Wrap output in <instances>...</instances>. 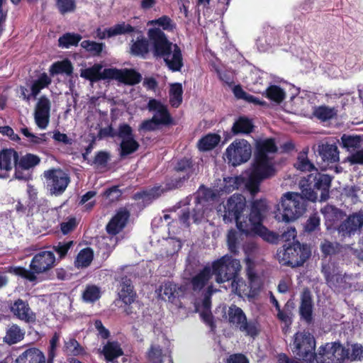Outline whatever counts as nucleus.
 <instances>
[{
	"label": "nucleus",
	"instance_id": "obj_63",
	"mask_svg": "<svg viewBox=\"0 0 363 363\" xmlns=\"http://www.w3.org/2000/svg\"><path fill=\"white\" fill-rule=\"evenodd\" d=\"M110 160V154L106 151H99L96 153L92 164L97 167L104 168Z\"/></svg>",
	"mask_w": 363,
	"mask_h": 363
},
{
	"label": "nucleus",
	"instance_id": "obj_35",
	"mask_svg": "<svg viewBox=\"0 0 363 363\" xmlns=\"http://www.w3.org/2000/svg\"><path fill=\"white\" fill-rule=\"evenodd\" d=\"M277 150L278 148L274 138H267L257 141L255 157L269 160L267 154L275 153L277 152Z\"/></svg>",
	"mask_w": 363,
	"mask_h": 363
},
{
	"label": "nucleus",
	"instance_id": "obj_1",
	"mask_svg": "<svg viewBox=\"0 0 363 363\" xmlns=\"http://www.w3.org/2000/svg\"><path fill=\"white\" fill-rule=\"evenodd\" d=\"M147 36L152 45L153 56L156 58H163L172 72H179L184 66L180 48L169 41L161 28H150Z\"/></svg>",
	"mask_w": 363,
	"mask_h": 363
},
{
	"label": "nucleus",
	"instance_id": "obj_59",
	"mask_svg": "<svg viewBox=\"0 0 363 363\" xmlns=\"http://www.w3.org/2000/svg\"><path fill=\"white\" fill-rule=\"evenodd\" d=\"M263 180L255 176L252 172L249 176L248 179L245 184V186L247 191L252 195L255 196L259 191V186Z\"/></svg>",
	"mask_w": 363,
	"mask_h": 363
},
{
	"label": "nucleus",
	"instance_id": "obj_7",
	"mask_svg": "<svg viewBox=\"0 0 363 363\" xmlns=\"http://www.w3.org/2000/svg\"><path fill=\"white\" fill-rule=\"evenodd\" d=\"M228 322L245 335L257 337L259 333V324L257 320H247L244 311L240 307L232 305L228 311Z\"/></svg>",
	"mask_w": 363,
	"mask_h": 363
},
{
	"label": "nucleus",
	"instance_id": "obj_44",
	"mask_svg": "<svg viewBox=\"0 0 363 363\" xmlns=\"http://www.w3.org/2000/svg\"><path fill=\"white\" fill-rule=\"evenodd\" d=\"M82 39V36L77 33L67 32L62 35L57 40V45L61 48L76 47Z\"/></svg>",
	"mask_w": 363,
	"mask_h": 363
},
{
	"label": "nucleus",
	"instance_id": "obj_48",
	"mask_svg": "<svg viewBox=\"0 0 363 363\" xmlns=\"http://www.w3.org/2000/svg\"><path fill=\"white\" fill-rule=\"evenodd\" d=\"M140 147V144L135 138H129L122 140L120 144V156L125 157L135 152Z\"/></svg>",
	"mask_w": 363,
	"mask_h": 363
},
{
	"label": "nucleus",
	"instance_id": "obj_42",
	"mask_svg": "<svg viewBox=\"0 0 363 363\" xmlns=\"http://www.w3.org/2000/svg\"><path fill=\"white\" fill-rule=\"evenodd\" d=\"M313 116L321 121H328L337 116V110L335 107L321 105L314 108Z\"/></svg>",
	"mask_w": 363,
	"mask_h": 363
},
{
	"label": "nucleus",
	"instance_id": "obj_25",
	"mask_svg": "<svg viewBox=\"0 0 363 363\" xmlns=\"http://www.w3.org/2000/svg\"><path fill=\"white\" fill-rule=\"evenodd\" d=\"M135 33L137 34V38L135 40H131L130 53L133 56L145 58L150 51L149 40L144 36L141 30H137Z\"/></svg>",
	"mask_w": 363,
	"mask_h": 363
},
{
	"label": "nucleus",
	"instance_id": "obj_21",
	"mask_svg": "<svg viewBox=\"0 0 363 363\" xmlns=\"http://www.w3.org/2000/svg\"><path fill=\"white\" fill-rule=\"evenodd\" d=\"M103 65L101 63H95L90 67L81 70V77L91 82H97L101 80H111V67L102 70Z\"/></svg>",
	"mask_w": 363,
	"mask_h": 363
},
{
	"label": "nucleus",
	"instance_id": "obj_33",
	"mask_svg": "<svg viewBox=\"0 0 363 363\" xmlns=\"http://www.w3.org/2000/svg\"><path fill=\"white\" fill-rule=\"evenodd\" d=\"M118 296L121 301L126 306H129L135 301L136 293L134 291V287L130 279L126 277L122 279Z\"/></svg>",
	"mask_w": 363,
	"mask_h": 363
},
{
	"label": "nucleus",
	"instance_id": "obj_62",
	"mask_svg": "<svg viewBox=\"0 0 363 363\" xmlns=\"http://www.w3.org/2000/svg\"><path fill=\"white\" fill-rule=\"evenodd\" d=\"M228 247L230 252L234 255L238 253V241L237 232L234 229H230L227 235Z\"/></svg>",
	"mask_w": 363,
	"mask_h": 363
},
{
	"label": "nucleus",
	"instance_id": "obj_32",
	"mask_svg": "<svg viewBox=\"0 0 363 363\" xmlns=\"http://www.w3.org/2000/svg\"><path fill=\"white\" fill-rule=\"evenodd\" d=\"M161 298L165 301L174 303L180 296L184 291L182 286L171 281L164 282L160 289Z\"/></svg>",
	"mask_w": 363,
	"mask_h": 363
},
{
	"label": "nucleus",
	"instance_id": "obj_13",
	"mask_svg": "<svg viewBox=\"0 0 363 363\" xmlns=\"http://www.w3.org/2000/svg\"><path fill=\"white\" fill-rule=\"evenodd\" d=\"M242 233L246 235H259L264 240L272 244L277 243L279 239L284 241H289L291 238L294 239L296 236L295 228H289L286 231H284L281 235H279L269 230L263 224L245 229V231Z\"/></svg>",
	"mask_w": 363,
	"mask_h": 363
},
{
	"label": "nucleus",
	"instance_id": "obj_18",
	"mask_svg": "<svg viewBox=\"0 0 363 363\" xmlns=\"http://www.w3.org/2000/svg\"><path fill=\"white\" fill-rule=\"evenodd\" d=\"M9 308L13 316L22 321L30 323L35 320V314L27 301L20 298L13 301H11Z\"/></svg>",
	"mask_w": 363,
	"mask_h": 363
},
{
	"label": "nucleus",
	"instance_id": "obj_3",
	"mask_svg": "<svg viewBox=\"0 0 363 363\" xmlns=\"http://www.w3.org/2000/svg\"><path fill=\"white\" fill-rule=\"evenodd\" d=\"M211 268L218 284L231 281L232 291L235 292L239 291L240 283L243 282L242 279L239 276L242 268L239 259L225 255L214 260Z\"/></svg>",
	"mask_w": 363,
	"mask_h": 363
},
{
	"label": "nucleus",
	"instance_id": "obj_10",
	"mask_svg": "<svg viewBox=\"0 0 363 363\" xmlns=\"http://www.w3.org/2000/svg\"><path fill=\"white\" fill-rule=\"evenodd\" d=\"M245 207L246 199L243 195L234 194L230 196L223 206L224 214L223 218L225 223H231L235 220L238 228L239 223H244V220H241L240 218Z\"/></svg>",
	"mask_w": 363,
	"mask_h": 363
},
{
	"label": "nucleus",
	"instance_id": "obj_28",
	"mask_svg": "<svg viewBox=\"0 0 363 363\" xmlns=\"http://www.w3.org/2000/svg\"><path fill=\"white\" fill-rule=\"evenodd\" d=\"M317 151L322 160L328 164L335 163L339 160V150L335 143H319Z\"/></svg>",
	"mask_w": 363,
	"mask_h": 363
},
{
	"label": "nucleus",
	"instance_id": "obj_5",
	"mask_svg": "<svg viewBox=\"0 0 363 363\" xmlns=\"http://www.w3.org/2000/svg\"><path fill=\"white\" fill-rule=\"evenodd\" d=\"M333 177L315 170V173L308 174L299 183L302 194L308 201H315L318 199L317 191H320V201H326L329 198V191Z\"/></svg>",
	"mask_w": 363,
	"mask_h": 363
},
{
	"label": "nucleus",
	"instance_id": "obj_8",
	"mask_svg": "<svg viewBox=\"0 0 363 363\" xmlns=\"http://www.w3.org/2000/svg\"><path fill=\"white\" fill-rule=\"evenodd\" d=\"M225 158L229 164L237 167L247 162L252 155V146L245 139H235L225 150Z\"/></svg>",
	"mask_w": 363,
	"mask_h": 363
},
{
	"label": "nucleus",
	"instance_id": "obj_9",
	"mask_svg": "<svg viewBox=\"0 0 363 363\" xmlns=\"http://www.w3.org/2000/svg\"><path fill=\"white\" fill-rule=\"evenodd\" d=\"M43 174L48 190L50 194L56 196L62 195L70 182L68 174L60 168L46 170Z\"/></svg>",
	"mask_w": 363,
	"mask_h": 363
},
{
	"label": "nucleus",
	"instance_id": "obj_20",
	"mask_svg": "<svg viewBox=\"0 0 363 363\" xmlns=\"http://www.w3.org/2000/svg\"><path fill=\"white\" fill-rule=\"evenodd\" d=\"M301 320L310 325L313 322V301L311 291L305 288L301 294L298 308Z\"/></svg>",
	"mask_w": 363,
	"mask_h": 363
},
{
	"label": "nucleus",
	"instance_id": "obj_58",
	"mask_svg": "<svg viewBox=\"0 0 363 363\" xmlns=\"http://www.w3.org/2000/svg\"><path fill=\"white\" fill-rule=\"evenodd\" d=\"M35 208V207H34L32 204H30L27 201L25 203H23L20 200H18L15 205V211L20 216H33L34 214Z\"/></svg>",
	"mask_w": 363,
	"mask_h": 363
},
{
	"label": "nucleus",
	"instance_id": "obj_11",
	"mask_svg": "<svg viewBox=\"0 0 363 363\" xmlns=\"http://www.w3.org/2000/svg\"><path fill=\"white\" fill-rule=\"evenodd\" d=\"M345 347L339 341L327 342L319 347L316 363H344Z\"/></svg>",
	"mask_w": 363,
	"mask_h": 363
},
{
	"label": "nucleus",
	"instance_id": "obj_29",
	"mask_svg": "<svg viewBox=\"0 0 363 363\" xmlns=\"http://www.w3.org/2000/svg\"><path fill=\"white\" fill-rule=\"evenodd\" d=\"M16 363H46L43 351L35 347L26 349L16 359Z\"/></svg>",
	"mask_w": 363,
	"mask_h": 363
},
{
	"label": "nucleus",
	"instance_id": "obj_60",
	"mask_svg": "<svg viewBox=\"0 0 363 363\" xmlns=\"http://www.w3.org/2000/svg\"><path fill=\"white\" fill-rule=\"evenodd\" d=\"M55 4L62 15L74 11L77 7L75 0H55Z\"/></svg>",
	"mask_w": 363,
	"mask_h": 363
},
{
	"label": "nucleus",
	"instance_id": "obj_27",
	"mask_svg": "<svg viewBox=\"0 0 363 363\" xmlns=\"http://www.w3.org/2000/svg\"><path fill=\"white\" fill-rule=\"evenodd\" d=\"M147 108L150 111H156L157 121L162 125H169L173 123L172 118L166 106L162 104L160 101L152 99H150L147 104Z\"/></svg>",
	"mask_w": 363,
	"mask_h": 363
},
{
	"label": "nucleus",
	"instance_id": "obj_22",
	"mask_svg": "<svg viewBox=\"0 0 363 363\" xmlns=\"http://www.w3.org/2000/svg\"><path fill=\"white\" fill-rule=\"evenodd\" d=\"M167 189V183L165 187L161 185H156L150 189H144L140 191H137L133 196V199L135 201L142 200L144 204L150 205L155 200L159 199L164 192L171 191Z\"/></svg>",
	"mask_w": 363,
	"mask_h": 363
},
{
	"label": "nucleus",
	"instance_id": "obj_37",
	"mask_svg": "<svg viewBox=\"0 0 363 363\" xmlns=\"http://www.w3.org/2000/svg\"><path fill=\"white\" fill-rule=\"evenodd\" d=\"M102 353L106 362L109 363L122 356L123 351L117 341H108L103 347Z\"/></svg>",
	"mask_w": 363,
	"mask_h": 363
},
{
	"label": "nucleus",
	"instance_id": "obj_46",
	"mask_svg": "<svg viewBox=\"0 0 363 363\" xmlns=\"http://www.w3.org/2000/svg\"><path fill=\"white\" fill-rule=\"evenodd\" d=\"M137 30L136 28L132 26L130 24L123 22L106 29V32L107 33V37L111 38L118 35L135 33Z\"/></svg>",
	"mask_w": 363,
	"mask_h": 363
},
{
	"label": "nucleus",
	"instance_id": "obj_52",
	"mask_svg": "<svg viewBox=\"0 0 363 363\" xmlns=\"http://www.w3.org/2000/svg\"><path fill=\"white\" fill-rule=\"evenodd\" d=\"M220 142V136L217 134H208L199 140L198 146L202 151L213 149Z\"/></svg>",
	"mask_w": 363,
	"mask_h": 363
},
{
	"label": "nucleus",
	"instance_id": "obj_40",
	"mask_svg": "<svg viewBox=\"0 0 363 363\" xmlns=\"http://www.w3.org/2000/svg\"><path fill=\"white\" fill-rule=\"evenodd\" d=\"M363 360V346L359 343H354L350 348L345 347L344 363L345 361L349 362H362Z\"/></svg>",
	"mask_w": 363,
	"mask_h": 363
},
{
	"label": "nucleus",
	"instance_id": "obj_43",
	"mask_svg": "<svg viewBox=\"0 0 363 363\" xmlns=\"http://www.w3.org/2000/svg\"><path fill=\"white\" fill-rule=\"evenodd\" d=\"M73 66L69 60H64L54 62L50 67V74L51 76H55L60 74H65L67 76H71L73 73Z\"/></svg>",
	"mask_w": 363,
	"mask_h": 363
},
{
	"label": "nucleus",
	"instance_id": "obj_30",
	"mask_svg": "<svg viewBox=\"0 0 363 363\" xmlns=\"http://www.w3.org/2000/svg\"><path fill=\"white\" fill-rule=\"evenodd\" d=\"M252 173L262 180L268 179L274 175L275 169L269 164V160L256 158Z\"/></svg>",
	"mask_w": 363,
	"mask_h": 363
},
{
	"label": "nucleus",
	"instance_id": "obj_56",
	"mask_svg": "<svg viewBox=\"0 0 363 363\" xmlns=\"http://www.w3.org/2000/svg\"><path fill=\"white\" fill-rule=\"evenodd\" d=\"M320 250L323 256L327 257L338 254L341 249V245L337 242H333L325 240L320 244Z\"/></svg>",
	"mask_w": 363,
	"mask_h": 363
},
{
	"label": "nucleus",
	"instance_id": "obj_41",
	"mask_svg": "<svg viewBox=\"0 0 363 363\" xmlns=\"http://www.w3.org/2000/svg\"><path fill=\"white\" fill-rule=\"evenodd\" d=\"M25 333L21 328L13 324L7 330L6 335L4 337V342L9 345H14L21 341L24 338Z\"/></svg>",
	"mask_w": 363,
	"mask_h": 363
},
{
	"label": "nucleus",
	"instance_id": "obj_57",
	"mask_svg": "<svg viewBox=\"0 0 363 363\" xmlns=\"http://www.w3.org/2000/svg\"><path fill=\"white\" fill-rule=\"evenodd\" d=\"M245 182L242 177H228L224 179L223 191L229 194L238 189Z\"/></svg>",
	"mask_w": 363,
	"mask_h": 363
},
{
	"label": "nucleus",
	"instance_id": "obj_14",
	"mask_svg": "<svg viewBox=\"0 0 363 363\" xmlns=\"http://www.w3.org/2000/svg\"><path fill=\"white\" fill-rule=\"evenodd\" d=\"M174 170L183 173V176L167 182L168 189H176L182 187L184 183L195 174L196 164L191 157H184L177 160Z\"/></svg>",
	"mask_w": 363,
	"mask_h": 363
},
{
	"label": "nucleus",
	"instance_id": "obj_26",
	"mask_svg": "<svg viewBox=\"0 0 363 363\" xmlns=\"http://www.w3.org/2000/svg\"><path fill=\"white\" fill-rule=\"evenodd\" d=\"M213 274L209 266H205L189 280L191 289L194 292L201 291L208 283Z\"/></svg>",
	"mask_w": 363,
	"mask_h": 363
},
{
	"label": "nucleus",
	"instance_id": "obj_55",
	"mask_svg": "<svg viewBox=\"0 0 363 363\" xmlns=\"http://www.w3.org/2000/svg\"><path fill=\"white\" fill-rule=\"evenodd\" d=\"M266 98L277 103H281L286 96L284 91L277 85H271L264 94Z\"/></svg>",
	"mask_w": 363,
	"mask_h": 363
},
{
	"label": "nucleus",
	"instance_id": "obj_4",
	"mask_svg": "<svg viewBox=\"0 0 363 363\" xmlns=\"http://www.w3.org/2000/svg\"><path fill=\"white\" fill-rule=\"evenodd\" d=\"M307 201L302 193L289 191L284 194L277 204L275 218L286 223L296 220L306 211Z\"/></svg>",
	"mask_w": 363,
	"mask_h": 363
},
{
	"label": "nucleus",
	"instance_id": "obj_47",
	"mask_svg": "<svg viewBox=\"0 0 363 363\" xmlns=\"http://www.w3.org/2000/svg\"><path fill=\"white\" fill-rule=\"evenodd\" d=\"M147 25L157 26L159 28H162V31L173 32L176 29L177 25L174 21L168 16L163 15L158 18L150 21Z\"/></svg>",
	"mask_w": 363,
	"mask_h": 363
},
{
	"label": "nucleus",
	"instance_id": "obj_24",
	"mask_svg": "<svg viewBox=\"0 0 363 363\" xmlns=\"http://www.w3.org/2000/svg\"><path fill=\"white\" fill-rule=\"evenodd\" d=\"M149 363H173L170 350H163L160 345H151L146 352Z\"/></svg>",
	"mask_w": 363,
	"mask_h": 363
},
{
	"label": "nucleus",
	"instance_id": "obj_15",
	"mask_svg": "<svg viewBox=\"0 0 363 363\" xmlns=\"http://www.w3.org/2000/svg\"><path fill=\"white\" fill-rule=\"evenodd\" d=\"M56 264V257L52 251L42 250L36 253L30 263V268L36 274H40L50 271Z\"/></svg>",
	"mask_w": 363,
	"mask_h": 363
},
{
	"label": "nucleus",
	"instance_id": "obj_39",
	"mask_svg": "<svg viewBox=\"0 0 363 363\" xmlns=\"http://www.w3.org/2000/svg\"><path fill=\"white\" fill-rule=\"evenodd\" d=\"M363 143L362 135L343 134L341 136V145L349 152L359 150Z\"/></svg>",
	"mask_w": 363,
	"mask_h": 363
},
{
	"label": "nucleus",
	"instance_id": "obj_34",
	"mask_svg": "<svg viewBox=\"0 0 363 363\" xmlns=\"http://www.w3.org/2000/svg\"><path fill=\"white\" fill-rule=\"evenodd\" d=\"M18 153L14 149H4L0 151V169L9 171L12 164L17 167Z\"/></svg>",
	"mask_w": 363,
	"mask_h": 363
},
{
	"label": "nucleus",
	"instance_id": "obj_49",
	"mask_svg": "<svg viewBox=\"0 0 363 363\" xmlns=\"http://www.w3.org/2000/svg\"><path fill=\"white\" fill-rule=\"evenodd\" d=\"M245 262L247 265V276L250 289L255 290L259 288V279L255 271L254 261L250 257H246Z\"/></svg>",
	"mask_w": 363,
	"mask_h": 363
},
{
	"label": "nucleus",
	"instance_id": "obj_51",
	"mask_svg": "<svg viewBox=\"0 0 363 363\" xmlns=\"http://www.w3.org/2000/svg\"><path fill=\"white\" fill-rule=\"evenodd\" d=\"M94 258V252L90 247H86L82 250L77 256L75 265L77 267H89Z\"/></svg>",
	"mask_w": 363,
	"mask_h": 363
},
{
	"label": "nucleus",
	"instance_id": "obj_2",
	"mask_svg": "<svg viewBox=\"0 0 363 363\" xmlns=\"http://www.w3.org/2000/svg\"><path fill=\"white\" fill-rule=\"evenodd\" d=\"M296 359L289 357L286 353L277 354V363H313L317 357L316 341L313 334L303 330L296 332L290 345Z\"/></svg>",
	"mask_w": 363,
	"mask_h": 363
},
{
	"label": "nucleus",
	"instance_id": "obj_36",
	"mask_svg": "<svg viewBox=\"0 0 363 363\" xmlns=\"http://www.w3.org/2000/svg\"><path fill=\"white\" fill-rule=\"evenodd\" d=\"M309 147H305L301 152H298L296 161L294 163V167L301 172H311L315 171V168L314 164L308 158Z\"/></svg>",
	"mask_w": 363,
	"mask_h": 363
},
{
	"label": "nucleus",
	"instance_id": "obj_45",
	"mask_svg": "<svg viewBox=\"0 0 363 363\" xmlns=\"http://www.w3.org/2000/svg\"><path fill=\"white\" fill-rule=\"evenodd\" d=\"M52 82L51 78L47 73H42L37 79L32 82L30 85V91L33 98H35L45 88H47Z\"/></svg>",
	"mask_w": 363,
	"mask_h": 363
},
{
	"label": "nucleus",
	"instance_id": "obj_17",
	"mask_svg": "<svg viewBox=\"0 0 363 363\" xmlns=\"http://www.w3.org/2000/svg\"><path fill=\"white\" fill-rule=\"evenodd\" d=\"M51 103L46 96H41L35 107L34 120L37 126L44 130L50 122Z\"/></svg>",
	"mask_w": 363,
	"mask_h": 363
},
{
	"label": "nucleus",
	"instance_id": "obj_23",
	"mask_svg": "<svg viewBox=\"0 0 363 363\" xmlns=\"http://www.w3.org/2000/svg\"><path fill=\"white\" fill-rule=\"evenodd\" d=\"M130 213L127 210H120L113 216L106 225V230L108 234L116 235L125 226Z\"/></svg>",
	"mask_w": 363,
	"mask_h": 363
},
{
	"label": "nucleus",
	"instance_id": "obj_12",
	"mask_svg": "<svg viewBox=\"0 0 363 363\" xmlns=\"http://www.w3.org/2000/svg\"><path fill=\"white\" fill-rule=\"evenodd\" d=\"M268 211L269 206L266 199L255 200L252 202L249 216L245 218L244 223H239L238 230L242 233L245 231V229L262 224Z\"/></svg>",
	"mask_w": 363,
	"mask_h": 363
},
{
	"label": "nucleus",
	"instance_id": "obj_19",
	"mask_svg": "<svg viewBox=\"0 0 363 363\" xmlns=\"http://www.w3.org/2000/svg\"><path fill=\"white\" fill-rule=\"evenodd\" d=\"M113 79L126 85L133 86L141 82L142 75L134 69L111 67V80Z\"/></svg>",
	"mask_w": 363,
	"mask_h": 363
},
{
	"label": "nucleus",
	"instance_id": "obj_53",
	"mask_svg": "<svg viewBox=\"0 0 363 363\" xmlns=\"http://www.w3.org/2000/svg\"><path fill=\"white\" fill-rule=\"evenodd\" d=\"M80 45L93 57L100 56L105 48L104 43H98L89 40H83Z\"/></svg>",
	"mask_w": 363,
	"mask_h": 363
},
{
	"label": "nucleus",
	"instance_id": "obj_6",
	"mask_svg": "<svg viewBox=\"0 0 363 363\" xmlns=\"http://www.w3.org/2000/svg\"><path fill=\"white\" fill-rule=\"evenodd\" d=\"M311 255V248L307 244L296 241L279 247L276 257L281 265L295 268L302 266Z\"/></svg>",
	"mask_w": 363,
	"mask_h": 363
},
{
	"label": "nucleus",
	"instance_id": "obj_61",
	"mask_svg": "<svg viewBox=\"0 0 363 363\" xmlns=\"http://www.w3.org/2000/svg\"><path fill=\"white\" fill-rule=\"evenodd\" d=\"M74 245V241L59 242L56 245L52 246L53 250L58 255L60 259L66 257L69 249Z\"/></svg>",
	"mask_w": 363,
	"mask_h": 363
},
{
	"label": "nucleus",
	"instance_id": "obj_31",
	"mask_svg": "<svg viewBox=\"0 0 363 363\" xmlns=\"http://www.w3.org/2000/svg\"><path fill=\"white\" fill-rule=\"evenodd\" d=\"M40 162V158L36 155L31 153H26L25 155L18 157L16 171L15 172L16 178L18 179H24L22 176V172L19 169L28 170Z\"/></svg>",
	"mask_w": 363,
	"mask_h": 363
},
{
	"label": "nucleus",
	"instance_id": "obj_50",
	"mask_svg": "<svg viewBox=\"0 0 363 363\" xmlns=\"http://www.w3.org/2000/svg\"><path fill=\"white\" fill-rule=\"evenodd\" d=\"M183 88L181 83L176 82L170 86L169 99L173 107H179L182 102Z\"/></svg>",
	"mask_w": 363,
	"mask_h": 363
},
{
	"label": "nucleus",
	"instance_id": "obj_64",
	"mask_svg": "<svg viewBox=\"0 0 363 363\" xmlns=\"http://www.w3.org/2000/svg\"><path fill=\"white\" fill-rule=\"evenodd\" d=\"M213 67L220 81L228 85L234 82V74L232 71L227 69L223 70L218 66H214Z\"/></svg>",
	"mask_w": 363,
	"mask_h": 363
},
{
	"label": "nucleus",
	"instance_id": "obj_54",
	"mask_svg": "<svg viewBox=\"0 0 363 363\" xmlns=\"http://www.w3.org/2000/svg\"><path fill=\"white\" fill-rule=\"evenodd\" d=\"M101 289L94 284H89L82 293V298L86 303H94L101 298Z\"/></svg>",
	"mask_w": 363,
	"mask_h": 363
},
{
	"label": "nucleus",
	"instance_id": "obj_38",
	"mask_svg": "<svg viewBox=\"0 0 363 363\" xmlns=\"http://www.w3.org/2000/svg\"><path fill=\"white\" fill-rule=\"evenodd\" d=\"M255 125L252 120L246 116H240L234 122L231 132L233 135L250 134L253 132Z\"/></svg>",
	"mask_w": 363,
	"mask_h": 363
},
{
	"label": "nucleus",
	"instance_id": "obj_16",
	"mask_svg": "<svg viewBox=\"0 0 363 363\" xmlns=\"http://www.w3.org/2000/svg\"><path fill=\"white\" fill-rule=\"evenodd\" d=\"M363 226V211L350 214L337 228V231L342 237L350 238L360 231Z\"/></svg>",
	"mask_w": 363,
	"mask_h": 363
}]
</instances>
